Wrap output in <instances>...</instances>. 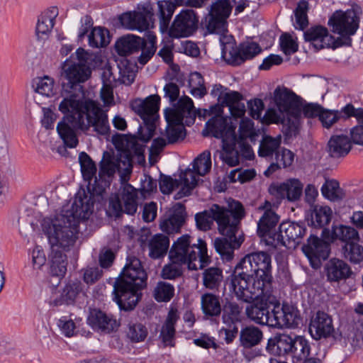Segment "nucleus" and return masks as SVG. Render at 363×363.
Instances as JSON below:
<instances>
[{
    "mask_svg": "<svg viewBox=\"0 0 363 363\" xmlns=\"http://www.w3.org/2000/svg\"><path fill=\"white\" fill-rule=\"evenodd\" d=\"M308 4L306 1H301L295 10L296 23L301 30H303L308 24L307 12Z\"/></svg>",
    "mask_w": 363,
    "mask_h": 363,
    "instance_id": "338daca9",
    "label": "nucleus"
},
{
    "mask_svg": "<svg viewBox=\"0 0 363 363\" xmlns=\"http://www.w3.org/2000/svg\"><path fill=\"white\" fill-rule=\"evenodd\" d=\"M281 143V135H277L274 138L270 135H264L259 143V156L270 160L272 159L274 155L276 156L277 152L279 150Z\"/></svg>",
    "mask_w": 363,
    "mask_h": 363,
    "instance_id": "ea45409f",
    "label": "nucleus"
},
{
    "mask_svg": "<svg viewBox=\"0 0 363 363\" xmlns=\"http://www.w3.org/2000/svg\"><path fill=\"white\" fill-rule=\"evenodd\" d=\"M144 44V38L134 35H127L118 39L115 47L119 55L126 56L139 52Z\"/></svg>",
    "mask_w": 363,
    "mask_h": 363,
    "instance_id": "473e14b6",
    "label": "nucleus"
},
{
    "mask_svg": "<svg viewBox=\"0 0 363 363\" xmlns=\"http://www.w3.org/2000/svg\"><path fill=\"white\" fill-rule=\"evenodd\" d=\"M274 306L269 318L268 326L278 328H285V304L282 306L277 301L272 303Z\"/></svg>",
    "mask_w": 363,
    "mask_h": 363,
    "instance_id": "5fc2aeb1",
    "label": "nucleus"
},
{
    "mask_svg": "<svg viewBox=\"0 0 363 363\" xmlns=\"http://www.w3.org/2000/svg\"><path fill=\"white\" fill-rule=\"evenodd\" d=\"M203 313L208 316H218L220 314L221 306L219 297L213 294L206 293L201 297Z\"/></svg>",
    "mask_w": 363,
    "mask_h": 363,
    "instance_id": "c03bdc74",
    "label": "nucleus"
},
{
    "mask_svg": "<svg viewBox=\"0 0 363 363\" xmlns=\"http://www.w3.org/2000/svg\"><path fill=\"white\" fill-rule=\"evenodd\" d=\"M275 104L280 112L285 113L289 133L295 135L300 125L301 103L300 98L286 87H277L274 92Z\"/></svg>",
    "mask_w": 363,
    "mask_h": 363,
    "instance_id": "1a4fd4ad",
    "label": "nucleus"
},
{
    "mask_svg": "<svg viewBox=\"0 0 363 363\" xmlns=\"http://www.w3.org/2000/svg\"><path fill=\"white\" fill-rule=\"evenodd\" d=\"M83 281L89 285H92L99 281L102 275L103 271L98 266H87L81 270Z\"/></svg>",
    "mask_w": 363,
    "mask_h": 363,
    "instance_id": "774afa93",
    "label": "nucleus"
},
{
    "mask_svg": "<svg viewBox=\"0 0 363 363\" xmlns=\"http://www.w3.org/2000/svg\"><path fill=\"white\" fill-rule=\"evenodd\" d=\"M294 339L289 335L281 334L269 340L267 350L274 355H290Z\"/></svg>",
    "mask_w": 363,
    "mask_h": 363,
    "instance_id": "c9c22d12",
    "label": "nucleus"
},
{
    "mask_svg": "<svg viewBox=\"0 0 363 363\" xmlns=\"http://www.w3.org/2000/svg\"><path fill=\"white\" fill-rule=\"evenodd\" d=\"M63 99L58 109L65 116L57 125V133L65 145L74 148L78 144L77 130H87L90 126L100 135H107L110 130L108 116L99 104L93 100L83 101L73 91L63 88Z\"/></svg>",
    "mask_w": 363,
    "mask_h": 363,
    "instance_id": "f03ea898",
    "label": "nucleus"
},
{
    "mask_svg": "<svg viewBox=\"0 0 363 363\" xmlns=\"http://www.w3.org/2000/svg\"><path fill=\"white\" fill-rule=\"evenodd\" d=\"M90 55L82 48H79L72 53L62 65V76L69 84L70 89L74 85L83 83L89 79L91 70L89 66Z\"/></svg>",
    "mask_w": 363,
    "mask_h": 363,
    "instance_id": "9d476101",
    "label": "nucleus"
},
{
    "mask_svg": "<svg viewBox=\"0 0 363 363\" xmlns=\"http://www.w3.org/2000/svg\"><path fill=\"white\" fill-rule=\"evenodd\" d=\"M222 57L233 66L240 65L262 51L259 44L255 42H244L237 46L232 38L225 43L222 41Z\"/></svg>",
    "mask_w": 363,
    "mask_h": 363,
    "instance_id": "f8f14e48",
    "label": "nucleus"
},
{
    "mask_svg": "<svg viewBox=\"0 0 363 363\" xmlns=\"http://www.w3.org/2000/svg\"><path fill=\"white\" fill-rule=\"evenodd\" d=\"M334 330L332 318L328 313L318 311L311 317L309 333L314 340L328 338Z\"/></svg>",
    "mask_w": 363,
    "mask_h": 363,
    "instance_id": "b1692460",
    "label": "nucleus"
},
{
    "mask_svg": "<svg viewBox=\"0 0 363 363\" xmlns=\"http://www.w3.org/2000/svg\"><path fill=\"white\" fill-rule=\"evenodd\" d=\"M322 237L327 241L333 242L335 240H340L345 244L358 241L359 239V233L354 228L343 225H333L331 231L324 228L322 231Z\"/></svg>",
    "mask_w": 363,
    "mask_h": 363,
    "instance_id": "c756f323",
    "label": "nucleus"
},
{
    "mask_svg": "<svg viewBox=\"0 0 363 363\" xmlns=\"http://www.w3.org/2000/svg\"><path fill=\"white\" fill-rule=\"evenodd\" d=\"M257 210L264 211L257 222V235L268 245V239L275 238L274 228L279 221V216L272 210V203L268 201L260 205Z\"/></svg>",
    "mask_w": 363,
    "mask_h": 363,
    "instance_id": "6ab92c4d",
    "label": "nucleus"
},
{
    "mask_svg": "<svg viewBox=\"0 0 363 363\" xmlns=\"http://www.w3.org/2000/svg\"><path fill=\"white\" fill-rule=\"evenodd\" d=\"M147 276L139 259L130 257L113 285L114 300L121 309L133 310L139 301L138 291L146 285Z\"/></svg>",
    "mask_w": 363,
    "mask_h": 363,
    "instance_id": "39448f33",
    "label": "nucleus"
},
{
    "mask_svg": "<svg viewBox=\"0 0 363 363\" xmlns=\"http://www.w3.org/2000/svg\"><path fill=\"white\" fill-rule=\"evenodd\" d=\"M169 247L168 236L163 234L153 235L148 242L149 256L152 259L164 257Z\"/></svg>",
    "mask_w": 363,
    "mask_h": 363,
    "instance_id": "e433bc0d",
    "label": "nucleus"
},
{
    "mask_svg": "<svg viewBox=\"0 0 363 363\" xmlns=\"http://www.w3.org/2000/svg\"><path fill=\"white\" fill-rule=\"evenodd\" d=\"M303 185L298 179H289L279 184H272L269 188V194L273 196L277 202L287 199L294 202L301 198L303 193Z\"/></svg>",
    "mask_w": 363,
    "mask_h": 363,
    "instance_id": "412c9836",
    "label": "nucleus"
},
{
    "mask_svg": "<svg viewBox=\"0 0 363 363\" xmlns=\"http://www.w3.org/2000/svg\"><path fill=\"white\" fill-rule=\"evenodd\" d=\"M245 216L243 205L240 201L231 200L228 202L227 208L213 204L209 210L196 213L195 220L197 228L201 230H210L215 220L220 234L232 235Z\"/></svg>",
    "mask_w": 363,
    "mask_h": 363,
    "instance_id": "423d86ee",
    "label": "nucleus"
},
{
    "mask_svg": "<svg viewBox=\"0 0 363 363\" xmlns=\"http://www.w3.org/2000/svg\"><path fill=\"white\" fill-rule=\"evenodd\" d=\"M138 11L128 12L120 16L122 26L129 30L146 31L154 24L153 9L150 4L143 5Z\"/></svg>",
    "mask_w": 363,
    "mask_h": 363,
    "instance_id": "f3484780",
    "label": "nucleus"
},
{
    "mask_svg": "<svg viewBox=\"0 0 363 363\" xmlns=\"http://www.w3.org/2000/svg\"><path fill=\"white\" fill-rule=\"evenodd\" d=\"M263 120L266 123H281L284 126L287 127V131L289 133V124L287 122V116L285 113L280 112L278 109L276 110L274 108H269L266 111Z\"/></svg>",
    "mask_w": 363,
    "mask_h": 363,
    "instance_id": "0e129e2a",
    "label": "nucleus"
},
{
    "mask_svg": "<svg viewBox=\"0 0 363 363\" xmlns=\"http://www.w3.org/2000/svg\"><path fill=\"white\" fill-rule=\"evenodd\" d=\"M189 85L190 93L194 97L202 98L207 94L204 79L199 72H195L190 74Z\"/></svg>",
    "mask_w": 363,
    "mask_h": 363,
    "instance_id": "6e6d98bb",
    "label": "nucleus"
},
{
    "mask_svg": "<svg viewBox=\"0 0 363 363\" xmlns=\"http://www.w3.org/2000/svg\"><path fill=\"white\" fill-rule=\"evenodd\" d=\"M241 308L236 303L229 302L224 306L222 315L223 322L226 325H231L240 320Z\"/></svg>",
    "mask_w": 363,
    "mask_h": 363,
    "instance_id": "052dcab7",
    "label": "nucleus"
},
{
    "mask_svg": "<svg viewBox=\"0 0 363 363\" xmlns=\"http://www.w3.org/2000/svg\"><path fill=\"white\" fill-rule=\"evenodd\" d=\"M332 211L328 206H317L312 213V223L315 227L322 228L329 223L331 220Z\"/></svg>",
    "mask_w": 363,
    "mask_h": 363,
    "instance_id": "4d7b16f0",
    "label": "nucleus"
},
{
    "mask_svg": "<svg viewBox=\"0 0 363 363\" xmlns=\"http://www.w3.org/2000/svg\"><path fill=\"white\" fill-rule=\"evenodd\" d=\"M160 96L158 94H152L145 99H136L133 100L130 106L132 110L138 115L143 121H156L160 108Z\"/></svg>",
    "mask_w": 363,
    "mask_h": 363,
    "instance_id": "5701e85b",
    "label": "nucleus"
},
{
    "mask_svg": "<svg viewBox=\"0 0 363 363\" xmlns=\"http://www.w3.org/2000/svg\"><path fill=\"white\" fill-rule=\"evenodd\" d=\"M174 295V286L165 281H159L154 290V297L158 302L169 301Z\"/></svg>",
    "mask_w": 363,
    "mask_h": 363,
    "instance_id": "bf43d9fd",
    "label": "nucleus"
},
{
    "mask_svg": "<svg viewBox=\"0 0 363 363\" xmlns=\"http://www.w3.org/2000/svg\"><path fill=\"white\" fill-rule=\"evenodd\" d=\"M235 0H217L206 18V28L210 33L223 34L227 30V18L230 16Z\"/></svg>",
    "mask_w": 363,
    "mask_h": 363,
    "instance_id": "2eb2a0df",
    "label": "nucleus"
},
{
    "mask_svg": "<svg viewBox=\"0 0 363 363\" xmlns=\"http://www.w3.org/2000/svg\"><path fill=\"white\" fill-rule=\"evenodd\" d=\"M223 280V270L219 267H210L202 272V284L206 289L218 291Z\"/></svg>",
    "mask_w": 363,
    "mask_h": 363,
    "instance_id": "4c0bfd02",
    "label": "nucleus"
},
{
    "mask_svg": "<svg viewBox=\"0 0 363 363\" xmlns=\"http://www.w3.org/2000/svg\"><path fill=\"white\" fill-rule=\"evenodd\" d=\"M211 157L209 151H204L198 155L192 162V169L188 168L180 174L183 184L181 191L177 194V199L188 196L197 185L199 176H204L211 169Z\"/></svg>",
    "mask_w": 363,
    "mask_h": 363,
    "instance_id": "9b49d317",
    "label": "nucleus"
},
{
    "mask_svg": "<svg viewBox=\"0 0 363 363\" xmlns=\"http://www.w3.org/2000/svg\"><path fill=\"white\" fill-rule=\"evenodd\" d=\"M194 108L191 99L185 96L179 99L175 108L165 111V118L168 123L166 136L169 143H174L184 138L186 133L183 121L185 119L184 122L188 125L194 122Z\"/></svg>",
    "mask_w": 363,
    "mask_h": 363,
    "instance_id": "6e6552de",
    "label": "nucleus"
},
{
    "mask_svg": "<svg viewBox=\"0 0 363 363\" xmlns=\"http://www.w3.org/2000/svg\"><path fill=\"white\" fill-rule=\"evenodd\" d=\"M188 234L178 238L169 250V259L182 262L190 270L204 268L211 262L206 243L201 239H198L196 242Z\"/></svg>",
    "mask_w": 363,
    "mask_h": 363,
    "instance_id": "0eeeda50",
    "label": "nucleus"
},
{
    "mask_svg": "<svg viewBox=\"0 0 363 363\" xmlns=\"http://www.w3.org/2000/svg\"><path fill=\"white\" fill-rule=\"evenodd\" d=\"M138 206V191L133 186L126 184L121 191V198L118 195L109 198L108 211L115 217H119L122 213L134 215Z\"/></svg>",
    "mask_w": 363,
    "mask_h": 363,
    "instance_id": "4468645a",
    "label": "nucleus"
},
{
    "mask_svg": "<svg viewBox=\"0 0 363 363\" xmlns=\"http://www.w3.org/2000/svg\"><path fill=\"white\" fill-rule=\"evenodd\" d=\"M306 230L303 224L290 221L282 222L279 226V230L275 233V238L268 239V246L274 248L279 246L294 247L301 242Z\"/></svg>",
    "mask_w": 363,
    "mask_h": 363,
    "instance_id": "ddd939ff",
    "label": "nucleus"
},
{
    "mask_svg": "<svg viewBox=\"0 0 363 363\" xmlns=\"http://www.w3.org/2000/svg\"><path fill=\"white\" fill-rule=\"evenodd\" d=\"M79 161L83 178L88 182V189H79L74 199L80 191L84 190L86 193L90 194L93 205L95 201L94 193L98 195L101 194L110 186L116 171L120 172L123 170L125 174L128 175L132 171V164L128 156L124 158V160L111 157L104 158L100 162L98 175H96L97 169L94 162L86 152H82L79 154Z\"/></svg>",
    "mask_w": 363,
    "mask_h": 363,
    "instance_id": "20e7f679",
    "label": "nucleus"
},
{
    "mask_svg": "<svg viewBox=\"0 0 363 363\" xmlns=\"http://www.w3.org/2000/svg\"><path fill=\"white\" fill-rule=\"evenodd\" d=\"M342 256L352 264H359L363 261V247L357 241L345 243L341 248Z\"/></svg>",
    "mask_w": 363,
    "mask_h": 363,
    "instance_id": "a18cd8bd",
    "label": "nucleus"
},
{
    "mask_svg": "<svg viewBox=\"0 0 363 363\" xmlns=\"http://www.w3.org/2000/svg\"><path fill=\"white\" fill-rule=\"evenodd\" d=\"M169 259L170 262L163 267L161 276L164 279H175L182 275V265L185 264L182 262Z\"/></svg>",
    "mask_w": 363,
    "mask_h": 363,
    "instance_id": "680f3d73",
    "label": "nucleus"
},
{
    "mask_svg": "<svg viewBox=\"0 0 363 363\" xmlns=\"http://www.w3.org/2000/svg\"><path fill=\"white\" fill-rule=\"evenodd\" d=\"M127 335L132 342H141L147 337V330L145 326L141 323H130L128 325Z\"/></svg>",
    "mask_w": 363,
    "mask_h": 363,
    "instance_id": "69168bd1",
    "label": "nucleus"
},
{
    "mask_svg": "<svg viewBox=\"0 0 363 363\" xmlns=\"http://www.w3.org/2000/svg\"><path fill=\"white\" fill-rule=\"evenodd\" d=\"M237 144V137L233 140H227L222 143V151L220 152V158L230 167H235L239 164L240 155L238 151L235 150Z\"/></svg>",
    "mask_w": 363,
    "mask_h": 363,
    "instance_id": "79ce46f5",
    "label": "nucleus"
},
{
    "mask_svg": "<svg viewBox=\"0 0 363 363\" xmlns=\"http://www.w3.org/2000/svg\"><path fill=\"white\" fill-rule=\"evenodd\" d=\"M272 259L265 252L245 256L229 277L228 288L238 299L249 302L258 297L272 302Z\"/></svg>",
    "mask_w": 363,
    "mask_h": 363,
    "instance_id": "7ed1b4c3",
    "label": "nucleus"
},
{
    "mask_svg": "<svg viewBox=\"0 0 363 363\" xmlns=\"http://www.w3.org/2000/svg\"><path fill=\"white\" fill-rule=\"evenodd\" d=\"M101 80L103 86H117L118 82L130 85L133 82L134 77L132 75H128L127 77L123 75L121 77L116 79L115 76H113L111 68L106 67L103 69Z\"/></svg>",
    "mask_w": 363,
    "mask_h": 363,
    "instance_id": "13d9d810",
    "label": "nucleus"
},
{
    "mask_svg": "<svg viewBox=\"0 0 363 363\" xmlns=\"http://www.w3.org/2000/svg\"><path fill=\"white\" fill-rule=\"evenodd\" d=\"M184 222V218L182 213H173L160 223V229L168 234L178 233Z\"/></svg>",
    "mask_w": 363,
    "mask_h": 363,
    "instance_id": "864d4df0",
    "label": "nucleus"
},
{
    "mask_svg": "<svg viewBox=\"0 0 363 363\" xmlns=\"http://www.w3.org/2000/svg\"><path fill=\"white\" fill-rule=\"evenodd\" d=\"M138 139L135 135H123L115 140V145L123 152L140 155L143 152V146L138 143Z\"/></svg>",
    "mask_w": 363,
    "mask_h": 363,
    "instance_id": "49530a36",
    "label": "nucleus"
},
{
    "mask_svg": "<svg viewBox=\"0 0 363 363\" xmlns=\"http://www.w3.org/2000/svg\"><path fill=\"white\" fill-rule=\"evenodd\" d=\"M327 280L330 282H340L349 279L352 274L350 266L343 259H330L324 266Z\"/></svg>",
    "mask_w": 363,
    "mask_h": 363,
    "instance_id": "a878e982",
    "label": "nucleus"
},
{
    "mask_svg": "<svg viewBox=\"0 0 363 363\" xmlns=\"http://www.w3.org/2000/svg\"><path fill=\"white\" fill-rule=\"evenodd\" d=\"M359 16L354 9L336 11L328 20L331 30L342 37L353 35L359 28Z\"/></svg>",
    "mask_w": 363,
    "mask_h": 363,
    "instance_id": "dca6fc26",
    "label": "nucleus"
},
{
    "mask_svg": "<svg viewBox=\"0 0 363 363\" xmlns=\"http://www.w3.org/2000/svg\"><path fill=\"white\" fill-rule=\"evenodd\" d=\"M262 338V333L256 327H246L240 331V343L245 347L250 348L259 344Z\"/></svg>",
    "mask_w": 363,
    "mask_h": 363,
    "instance_id": "de8ad7c7",
    "label": "nucleus"
},
{
    "mask_svg": "<svg viewBox=\"0 0 363 363\" xmlns=\"http://www.w3.org/2000/svg\"><path fill=\"white\" fill-rule=\"evenodd\" d=\"M198 21L193 10H183L175 16L169 31V35L176 38L188 37L196 30Z\"/></svg>",
    "mask_w": 363,
    "mask_h": 363,
    "instance_id": "a211bd4d",
    "label": "nucleus"
},
{
    "mask_svg": "<svg viewBox=\"0 0 363 363\" xmlns=\"http://www.w3.org/2000/svg\"><path fill=\"white\" fill-rule=\"evenodd\" d=\"M88 40L91 48L106 47L110 43L109 31L101 27L94 28L88 35Z\"/></svg>",
    "mask_w": 363,
    "mask_h": 363,
    "instance_id": "09e8293b",
    "label": "nucleus"
},
{
    "mask_svg": "<svg viewBox=\"0 0 363 363\" xmlns=\"http://www.w3.org/2000/svg\"><path fill=\"white\" fill-rule=\"evenodd\" d=\"M257 133L254 128V123L249 118H242L240 121L238 129V138L237 143L243 145L247 152H250V146L245 144V140H249L251 143L256 142Z\"/></svg>",
    "mask_w": 363,
    "mask_h": 363,
    "instance_id": "58836bf2",
    "label": "nucleus"
},
{
    "mask_svg": "<svg viewBox=\"0 0 363 363\" xmlns=\"http://www.w3.org/2000/svg\"><path fill=\"white\" fill-rule=\"evenodd\" d=\"M341 113L339 110H332L323 108L322 113L320 115V122L324 128L329 129L336 124L341 118Z\"/></svg>",
    "mask_w": 363,
    "mask_h": 363,
    "instance_id": "e2e57ef3",
    "label": "nucleus"
},
{
    "mask_svg": "<svg viewBox=\"0 0 363 363\" xmlns=\"http://www.w3.org/2000/svg\"><path fill=\"white\" fill-rule=\"evenodd\" d=\"M240 228V224L237 225L235 230L232 235H224L225 238H216L214 240V247L223 259L230 261L233 257L234 250L238 248L243 242L244 238L240 235L237 236Z\"/></svg>",
    "mask_w": 363,
    "mask_h": 363,
    "instance_id": "393cba45",
    "label": "nucleus"
},
{
    "mask_svg": "<svg viewBox=\"0 0 363 363\" xmlns=\"http://www.w3.org/2000/svg\"><path fill=\"white\" fill-rule=\"evenodd\" d=\"M303 36L305 40L309 42L317 50L332 47L335 43L334 38L322 26L311 27L304 32Z\"/></svg>",
    "mask_w": 363,
    "mask_h": 363,
    "instance_id": "bb28decb",
    "label": "nucleus"
},
{
    "mask_svg": "<svg viewBox=\"0 0 363 363\" xmlns=\"http://www.w3.org/2000/svg\"><path fill=\"white\" fill-rule=\"evenodd\" d=\"M321 193L325 198L332 201H337L343 198L339 182L335 179H327L321 187Z\"/></svg>",
    "mask_w": 363,
    "mask_h": 363,
    "instance_id": "603ef678",
    "label": "nucleus"
},
{
    "mask_svg": "<svg viewBox=\"0 0 363 363\" xmlns=\"http://www.w3.org/2000/svg\"><path fill=\"white\" fill-rule=\"evenodd\" d=\"M188 0H168L158 1L160 28L162 31L167 30L170 20L177 6H186Z\"/></svg>",
    "mask_w": 363,
    "mask_h": 363,
    "instance_id": "7c9ffc66",
    "label": "nucleus"
},
{
    "mask_svg": "<svg viewBox=\"0 0 363 363\" xmlns=\"http://www.w3.org/2000/svg\"><path fill=\"white\" fill-rule=\"evenodd\" d=\"M58 9L52 6L43 11L38 18L35 34L39 40H45L50 34L58 16Z\"/></svg>",
    "mask_w": 363,
    "mask_h": 363,
    "instance_id": "cd10ccee",
    "label": "nucleus"
},
{
    "mask_svg": "<svg viewBox=\"0 0 363 363\" xmlns=\"http://www.w3.org/2000/svg\"><path fill=\"white\" fill-rule=\"evenodd\" d=\"M258 299H260V302L251 304L246 308V315L250 320L257 324L268 325L269 318L270 316L268 303H274L276 296H274V301L272 302L265 300L264 296L255 298L252 300V301ZM248 303H250V301Z\"/></svg>",
    "mask_w": 363,
    "mask_h": 363,
    "instance_id": "c85d7f7f",
    "label": "nucleus"
},
{
    "mask_svg": "<svg viewBox=\"0 0 363 363\" xmlns=\"http://www.w3.org/2000/svg\"><path fill=\"white\" fill-rule=\"evenodd\" d=\"M54 79L48 76L38 77L32 82V87L35 92L47 97L54 95Z\"/></svg>",
    "mask_w": 363,
    "mask_h": 363,
    "instance_id": "8fccbe9b",
    "label": "nucleus"
},
{
    "mask_svg": "<svg viewBox=\"0 0 363 363\" xmlns=\"http://www.w3.org/2000/svg\"><path fill=\"white\" fill-rule=\"evenodd\" d=\"M146 38L147 40H145V44L140 49L142 52L138 57V62L143 65H145L150 60L157 49L155 35L150 31H147Z\"/></svg>",
    "mask_w": 363,
    "mask_h": 363,
    "instance_id": "3c124183",
    "label": "nucleus"
},
{
    "mask_svg": "<svg viewBox=\"0 0 363 363\" xmlns=\"http://www.w3.org/2000/svg\"><path fill=\"white\" fill-rule=\"evenodd\" d=\"M179 318L176 311L171 309L169 311L160 333V337L165 346H174L175 325Z\"/></svg>",
    "mask_w": 363,
    "mask_h": 363,
    "instance_id": "f704fd0d",
    "label": "nucleus"
},
{
    "mask_svg": "<svg viewBox=\"0 0 363 363\" xmlns=\"http://www.w3.org/2000/svg\"><path fill=\"white\" fill-rule=\"evenodd\" d=\"M328 242L311 235L307 240V243L303 245L302 251L313 269H318L321 266L322 261L328 257L330 254Z\"/></svg>",
    "mask_w": 363,
    "mask_h": 363,
    "instance_id": "aec40b11",
    "label": "nucleus"
},
{
    "mask_svg": "<svg viewBox=\"0 0 363 363\" xmlns=\"http://www.w3.org/2000/svg\"><path fill=\"white\" fill-rule=\"evenodd\" d=\"M352 147L351 140L347 135H334L328 141V151L330 157L338 158L345 157Z\"/></svg>",
    "mask_w": 363,
    "mask_h": 363,
    "instance_id": "72a5a7b5",
    "label": "nucleus"
},
{
    "mask_svg": "<svg viewBox=\"0 0 363 363\" xmlns=\"http://www.w3.org/2000/svg\"><path fill=\"white\" fill-rule=\"evenodd\" d=\"M82 290V286L80 281L76 280L69 281L64 287L60 296V299L53 300L52 304L54 306H59L64 303L70 304L75 300Z\"/></svg>",
    "mask_w": 363,
    "mask_h": 363,
    "instance_id": "a19ab883",
    "label": "nucleus"
},
{
    "mask_svg": "<svg viewBox=\"0 0 363 363\" xmlns=\"http://www.w3.org/2000/svg\"><path fill=\"white\" fill-rule=\"evenodd\" d=\"M228 119L221 116H216L210 118L206 123L203 135L206 136L211 135L216 138L222 139V143L227 140H233L235 135V126L228 125Z\"/></svg>",
    "mask_w": 363,
    "mask_h": 363,
    "instance_id": "4be33fe9",
    "label": "nucleus"
},
{
    "mask_svg": "<svg viewBox=\"0 0 363 363\" xmlns=\"http://www.w3.org/2000/svg\"><path fill=\"white\" fill-rule=\"evenodd\" d=\"M87 322L93 328L99 329L106 333L112 332L118 326L116 320L101 311L96 309L90 312Z\"/></svg>",
    "mask_w": 363,
    "mask_h": 363,
    "instance_id": "2f4dec72",
    "label": "nucleus"
},
{
    "mask_svg": "<svg viewBox=\"0 0 363 363\" xmlns=\"http://www.w3.org/2000/svg\"><path fill=\"white\" fill-rule=\"evenodd\" d=\"M93 213L90 194L80 191L69 208H63L60 213L44 218L41 229L51 246L50 274L62 278L67 272V256L62 251L72 247L79 234L81 220H86Z\"/></svg>",
    "mask_w": 363,
    "mask_h": 363,
    "instance_id": "f257e3e1",
    "label": "nucleus"
},
{
    "mask_svg": "<svg viewBox=\"0 0 363 363\" xmlns=\"http://www.w3.org/2000/svg\"><path fill=\"white\" fill-rule=\"evenodd\" d=\"M310 354V345L306 339L301 336L294 337L292 344L291 357L294 363H300Z\"/></svg>",
    "mask_w": 363,
    "mask_h": 363,
    "instance_id": "37998d69",
    "label": "nucleus"
}]
</instances>
